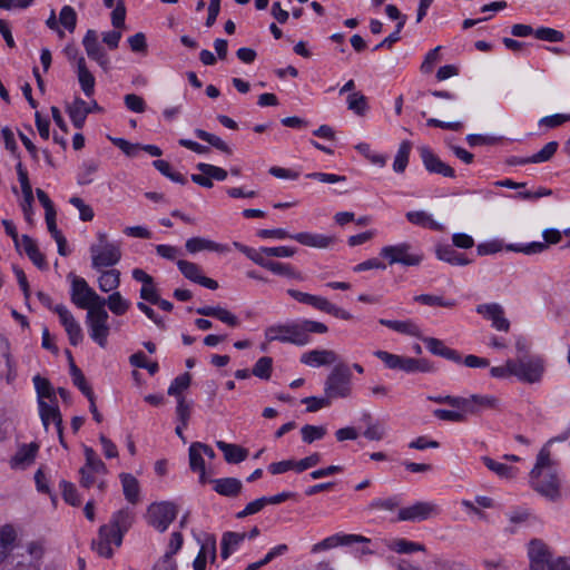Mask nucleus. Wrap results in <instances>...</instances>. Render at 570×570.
I'll use <instances>...</instances> for the list:
<instances>
[{"mask_svg": "<svg viewBox=\"0 0 570 570\" xmlns=\"http://www.w3.org/2000/svg\"><path fill=\"white\" fill-rule=\"evenodd\" d=\"M98 243L90 246L91 265L95 269L111 267L121 258V252L118 245L108 242L105 233L97 234Z\"/></svg>", "mask_w": 570, "mask_h": 570, "instance_id": "nucleus-7", "label": "nucleus"}, {"mask_svg": "<svg viewBox=\"0 0 570 570\" xmlns=\"http://www.w3.org/2000/svg\"><path fill=\"white\" fill-rule=\"evenodd\" d=\"M68 278L71 282L70 299L77 307L89 312L105 305V298L99 296L85 278L73 274H69Z\"/></svg>", "mask_w": 570, "mask_h": 570, "instance_id": "nucleus-6", "label": "nucleus"}, {"mask_svg": "<svg viewBox=\"0 0 570 570\" xmlns=\"http://www.w3.org/2000/svg\"><path fill=\"white\" fill-rule=\"evenodd\" d=\"M347 107L357 116H364L368 110L367 99L361 92H353L347 97Z\"/></svg>", "mask_w": 570, "mask_h": 570, "instance_id": "nucleus-49", "label": "nucleus"}, {"mask_svg": "<svg viewBox=\"0 0 570 570\" xmlns=\"http://www.w3.org/2000/svg\"><path fill=\"white\" fill-rule=\"evenodd\" d=\"M67 112L78 129L82 128L87 116L91 112L89 105L81 98H76L68 107Z\"/></svg>", "mask_w": 570, "mask_h": 570, "instance_id": "nucleus-27", "label": "nucleus"}, {"mask_svg": "<svg viewBox=\"0 0 570 570\" xmlns=\"http://www.w3.org/2000/svg\"><path fill=\"white\" fill-rule=\"evenodd\" d=\"M190 375L189 373H184V374H180L178 375L177 377L174 379V381L170 383L169 387H168V394L169 395H173V396H176L177 400L179 397H184L183 396V392L185 390H187L190 385Z\"/></svg>", "mask_w": 570, "mask_h": 570, "instance_id": "nucleus-50", "label": "nucleus"}, {"mask_svg": "<svg viewBox=\"0 0 570 570\" xmlns=\"http://www.w3.org/2000/svg\"><path fill=\"white\" fill-rule=\"evenodd\" d=\"M528 558L530 570H548L554 560L549 546L541 539H532L528 544Z\"/></svg>", "mask_w": 570, "mask_h": 570, "instance_id": "nucleus-13", "label": "nucleus"}, {"mask_svg": "<svg viewBox=\"0 0 570 570\" xmlns=\"http://www.w3.org/2000/svg\"><path fill=\"white\" fill-rule=\"evenodd\" d=\"M76 73L80 88L86 97L90 98L95 94L96 79L92 72L88 69L86 59H80Z\"/></svg>", "mask_w": 570, "mask_h": 570, "instance_id": "nucleus-28", "label": "nucleus"}, {"mask_svg": "<svg viewBox=\"0 0 570 570\" xmlns=\"http://www.w3.org/2000/svg\"><path fill=\"white\" fill-rule=\"evenodd\" d=\"M176 515V505L170 502L153 503L148 508V522L160 532L167 530Z\"/></svg>", "mask_w": 570, "mask_h": 570, "instance_id": "nucleus-12", "label": "nucleus"}, {"mask_svg": "<svg viewBox=\"0 0 570 570\" xmlns=\"http://www.w3.org/2000/svg\"><path fill=\"white\" fill-rule=\"evenodd\" d=\"M106 305L112 314L121 316L129 309L130 302L119 292H112L107 298H105V306Z\"/></svg>", "mask_w": 570, "mask_h": 570, "instance_id": "nucleus-42", "label": "nucleus"}, {"mask_svg": "<svg viewBox=\"0 0 570 570\" xmlns=\"http://www.w3.org/2000/svg\"><path fill=\"white\" fill-rule=\"evenodd\" d=\"M380 324L389 327L397 333L409 335L416 338H422V330L413 320L395 321L381 318Z\"/></svg>", "mask_w": 570, "mask_h": 570, "instance_id": "nucleus-23", "label": "nucleus"}, {"mask_svg": "<svg viewBox=\"0 0 570 570\" xmlns=\"http://www.w3.org/2000/svg\"><path fill=\"white\" fill-rule=\"evenodd\" d=\"M252 262L272 272L275 275L284 276L298 282L304 281L303 274L288 263L273 261L259 255H252Z\"/></svg>", "mask_w": 570, "mask_h": 570, "instance_id": "nucleus-17", "label": "nucleus"}, {"mask_svg": "<svg viewBox=\"0 0 570 570\" xmlns=\"http://www.w3.org/2000/svg\"><path fill=\"white\" fill-rule=\"evenodd\" d=\"M568 121H570V114H554L540 118L538 121V126L540 128L553 129L562 126Z\"/></svg>", "mask_w": 570, "mask_h": 570, "instance_id": "nucleus-54", "label": "nucleus"}, {"mask_svg": "<svg viewBox=\"0 0 570 570\" xmlns=\"http://www.w3.org/2000/svg\"><path fill=\"white\" fill-rule=\"evenodd\" d=\"M503 249H507V245L501 239H491L476 246V253L480 256L493 255Z\"/></svg>", "mask_w": 570, "mask_h": 570, "instance_id": "nucleus-61", "label": "nucleus"}, {"mask_svg": "<svg viewBox=\"0 0 570 570\" xmlns=\"http://www.w3.org/2000/svg\"><path fill=\"white\" fill-rule=\"evenodd\" d=\"M273 372V358L269 356L259 357L252 367V375L267 381L271 379Z\"/></svg>", "mask_w": 570, "mask_h": 570, "instance_id": "nucleus-46", "label": "nucleus"}, {"mask_svg": "<svg viewBox=\"0 0 570 570\" xmlns=\"http://www.w3.org/2000/svg\"><path fill=\"white\" fill-rule=\"evenodd\" d=\"M475 312L484 320L491 322V326L499 332H509L510 321L505 317L504 308L499 303H484L475 307Z\"/></svg>", "mask_w": 570, "mask_h": 570, "instance_id": "nucleus-15", "label": "nucleus"}, {"mask_svg": "<svg viewBox=\"0 0 570 570\" xmlns=\"http://www.w3.org/2000/svg\"><path fill=\"white\" fill-rule=\"evenodd\" d=\"M436 257L440 261L446 262L453 266H466L472 263L465 254L458 252L451 245H440L435 250Z\"/></svg>", "mask_w": 570, "mask_h": 570, "instance_id": "nucleus-25", "label": "nucleus"}, {"mask_svg": "<svg viewBox=\"0 0 570 570\" xmlns=\"http://www.w3.org/2000/svg\"><path fill=\"white\" fill-rule=\"evenodd\" d=\"M380 256L389 265L400 264L403 266H419L424 258L423 253L407 242L383 246L380 249Z\"/></svg>", "mask_w": 570, "mask_h": 570, "instance_id": "nucleus-5", "label": "nucleus"}, {"mask_svg": "<svg viewBox=\"0 0 570 570\" xmlns=\"http://www.w3.org/2000/svg\"><path fill=\"white\" fill-rule=\"evenodd\" d=\"M210 483L214 484V490L225 497H234L237 495L242 489V483L238 479L235 478H223L210 480Z\"/></svg>", "mask_w": 570, "mask_h": 570, "instance_id": "nucleus-33", "label": "nucleus"}, {"mask_svg": "<svg viewBox=\"0 0 570 570\" xmlns=\"http://www.w3.org/2000/svg\"><path fill=\"white\" fill-rule=\"evenodd\" d=\"M547 249V244L543 242H531L528 244H509L507 250L523 253L525 255H534L543 253Z\"/></svg>", "mask_w": 570, "mask_h": 570, "instance_id": "nucleus-47", "label": "nucleus"}, {"mask_svg": "<svg viewBox=\"0 0 570 570\" xmlns=\"http://www.w3.org/2000/svg\"><path fill=\"white\" fill-rule=\"evenodd\" d=\"M20 247L24 250L31 262L40 269L47 268L45 256L39 250L36 242L28 235L21 237Z\"/></svg>", "mask_w": 570, "mask_h": 570, "instance_id": "nucleus-31", "label": "nucleus"}, {"mask_svg": "<svg viewBox=\"0 0 570 570\" xmlns=\"http://www.w3.org/2000/svg\"><path fill=\"white\" fill-rule=\"evenodd\" d=\"M119 285L120 272L118 269L104 271L98 277V287L104 293L117 292Z\"/></svg>", "mask_w": 570, "mask_h": 570, "instance_id": "nucleus-38", "label": "nucleus"}, {"mask_svg": "<svg viewBox=\"0 0 570 570\" xmlns=\"http://www.w3.org/2000/svg\"><path fill=\"white\" fill-rule=\"evenodd\" d=\"M433 415L442 421L461 423L466 421V414L463 410H444L436 409L433 411Z\"/></svg>", "mask_w": 570, "mask_h": 570, "instance_id": "nucleus-53", "label": "nucleus"}, {"mask_svg": "<svg viewBox=\"0 0 570 570\" xmlns=\"http://www.w3.org/2000/svg\"><path fill=\"white\" fill-rule=\"evenodd\" d=\"M419 151L422 163L429 173L450 178L455 176L454 169L442 161L429 147H420Z\"/></svg>", "mask_w": 570, "mask_h": 570, "instance_id": "nucleus-18", "label": "nucleus"}, {"mask_svg": "<svg viewBox=\"0 0 570 570\" xmlns=\"http://www.w3.org/2000/svg\"><path fill=\"white\" fill-rule=\"evenodd\" d=\"M39 414L42 421V424L46 429H48V425L50 423H53L59 432V435H61V414L59 412V409L55 405H50L46 403L43 400H39ZM62 436H60L61 439Z\"/></svg>", "mask_w": 570, "mask_h": 570, "instance_id": "nucleus-29", "label": "nucleus"}, {"mask_svg": "<svg viewBox=\"0 0 570 570\" xmlns=\"http://www.w3.org/2000/svg\"><path fill=\"white\" fill-rule=\"evenodd\" d=\"M53 312L59 316L61 325L68 335L71 345L77 346L83 340V334L80 324L73 317L72 313L63 304L55 306Z\"/></svg>", "mask_w": 570, "mask_h": 570, "instance_id": "nucleus-16", "label": "nucleus"}, {"mask_svg": "<svg viewBox=\"0 0 570 570\" xmlns=\"http://www.w3.org/2000/svg\"><path fill=\"white\" fill-rule=\"evenodd\" d=\"M200 442H194L189 446V466L191 471L199 474V482L202 484L207 483L209 478L206 472V460L203 452H199Z\"/></svg>", "mask_w": 570, "mask_h": 570, "instance_id": "nucleus-24", "label": "nucleus"}, {"mask_svg": "<svg viewBox=\"0 0 570 570\" xmlns=\"http://www.w3.org/2000/svg\"><path fill=\"white\" fill-rule=\"evenodd\" d=\"M80 473V484L81 487L83 488H90L92 487L95 483H98V488L100 490H104L105 488V482L104 481H98V476L99 475H102L100 472H96L89 468H85L82 466L79 471Z\"/></svg>", "mask_w": 570, "mask_h": 570, "instance_id": "nucleus-56", "label": "nucleus"}, {"mask_svg": "<svg viewBox=\"0 0 570 570\" xmlns=\"http://www.w3.org/2000/svg\"><path fill=\"white\" fill-rule=\"evenodd\" d=\"M195 136L209 145H212L214 148L225 153L230 154L229 146L218 136L210 134L203 129H195L194 131Z\"/></svg>", "mask_w": 570, "mask_h": 570, "instance_id": "nucleus-48", "label": "nucleus"}, {"mask_svg": "<svg viewBox=\"0 0 570 570\" xmlns=\"http://www.w3.org/2000/svg\"><path fill=\"white\" fill-rule=\"evenodd\" d=\"M499 400L489 394H472L468 397H461L459 409L463 410L468 415H478L487 410L497 409Z\"/></svg>", "mask_w": 570, "mask_h": 570, "instance_id": "nucleus-14", "label": "nucleus"}, {"mask_svg": "<svg viewBox=\"0 0 570 570\" xmlns=\"http://www.w3.org/2000/svg\"><path fill=\"white\" fill-rule=\"evenodd\" d=\"M327 430L322 425H311L306 424L302 428V440L303 442L311 444L316 440H321L325 436Z\"/></svg>", "mask_w": 570, "mask_h": 570, "instance_id": "nucleus-51", "label": "nucleus"}, {"mask_svg": "<svg viewBox=\"0 0 570 570\" xmlns=\"http://www.w3.org/2000/svg\"><path fill=\"white\" fill-rule=\"evenodd\" d=\"M246 538L245 532H226L222 539V557L228 558Z\"/></svg>", "mask_w": 570, "mask_h": 570, "instance_id": "nucleus-39", "label": "nucleus"}, {"mask_svg": "<svg viewBox=\"0 0 570 570\" xmlns=\"http://www.w3.org/2000/svg\"><path fill=\"white\" fill-rule=\"evenodd\" d=\"M69 203L78 209L79 218L82 222H91L94 219L95 213L91 206L86 204L80 197L73 196L69 199Z\"/></svg>", "mask_w": 570, "mask_h": 570, "instance_id": "nucleus-63", "label": "nucleus"}, {"mask_svg": "<svg viewBox=\"0 0 570 570\" xmlns=\"http://www.w3.org/2000/svg\"><path fill=\"white\" fill-rule=\"evenodd\" d=\"M216 446L223 452L224 459L228 463H239L247 458V450L224 441H217Z\"/></svg>", "mask_w": 570, "mask_h": 570, "instance_id": "nucleus-32", "label": "nucleus"}, {"mask_svg": "<svg viewBox=\"0 0 570 570\" xmlns=\"http://www.w3.org/2000/svg\"><path fill=\"white\" fill-rule=\"evenodd\" d=\"M328 328L324 323L313 320H296L285 323H275L265 330V342L261 350L267 351L272 342L288 343L297 346H304L311 343L312 334H325Z\"/></svg>", "mask_w": 570, "mask_h": 570, "instance_id": "nucleus-1", "label": "nucleus"}, {"mask_svg": "<svg viewBox=\"0 0 570 570\" xmlns=\"http://www.w3.org/2000/svg\"><path fill=\"white\" fill-rule=\"evenodd\" d=\"M297 253V248L292 246H275V247H261L252 250V255H259L261 257H278L289 258Z\"/></svg>", "mask_w": 570, "mask_h": 570, "instance_id": "nucleus-41", "label": "nucleus"}, {"mask_svg": "<svg viewBox=\"0 0 570 570\" xmlns=\"http://www.w3.org/2000/svg\"><path fill=\"white\" fill-rule=\"evenodd\" d=\"M17 532L10 524L0 528V563L9 556L14 547Z\"/></svg>", "mask_w": 570, "mask_h": 570, "instance_id": "nucleus-34", "label": "nucleus"}, {"mask_svg": "<svg viewBox=\"0 0 570 570\" xmlns=\"http://www.w3.org/2000/svg\"><path fill=\"white\" fill-rule=\"evenodd\" d=\"M399 370L405 373H429L432 371V366L424 358L402 356Z\"/></svg>", "mask_w": 570, "mask_h": 570, "instance_id": "nucleus-37", "label": "nucleus"}, {"mask_svg": "<svg viewBox=\"0 0 570 570\" xmlns=\"http://www.w3.org/2000/svg\"><path fill=\"white\" fill-rule=\"evenodd\" d=\"M324 393L332 402L337 399L352 397V373L346 365H337L331 371L324 383Z\"/></svg>", "mask_w": 570, "mask_h": 570, "instance_id": "nucleus-4", "label": "nucleus"}, {"mask_svg": "<svg viewBox=\"0 0 570 570\" xmlns=\"http://www.w3.org/2000/svg\"><path fill=\"white\" fill-rule=\"evenodd\" d=\"M302 403L306 404L307 412H317L324 407H328L332 404L330 397L324 393V396H307L302 400Z\"/></svg>", "mask_w": 570, "mask_h": 570, "instance_id": "nucleus-62", "label": "nucleus"}, {"mask_svg": "<svg viewBox=\"0 0 570 570\" xmlns=\"http://www.w3.org/2000/svg\"><path fill=\"white\" fill-rule=\"evenodd\" d=\"M39 446L36 443L22 444L16 454L10 459V466L16 470H24L30 466L38 453Z\"/></svg>", "mask_w": 570, "mask_h": 570, "instance_id": "nucleus-22", "label": "nucleus"}, {"mask_svg": "<svg viewBox=\"0 0 570 570\" xmlns=\"http://www.w3.org/2000/svg\"><path fill=\"white\" fill-rule=\"evenodd\" d=\"M544 361L539 355L514 360V376L524 383H538L544 373Z\"/></svg>", "mask_w": 570, "mask_h": 570, "instance_id": "nucleus-9", "label": "nucleus"}, {"mask_svg": "<svg viewBox=\"0 0 570 570\" xmlns=\"http://www.w3.org/2000/svg\"><path fill=\"white\" fill-rule=\"evenodd\" d=\"M59 23L68 31L73 32L77 24V13L70 6H63L59 13Z\"/></svg>", "mask_w": 570, "mask_h": 570, "instance_id": "nucleus-58", "label": "nucleus"}, {"mask_svg": "<svg viewBox=\"0 0 570 570\" xmlns=\"http://www.w3.org/2000/svg\"><path fill=\"white\" fill-rule=\"evenodd\" d=\"M389 549L397 553H413L425 551V547L419 542L410 541L404 538L395 539L389 543Z\"/></svg>", "mask_w": 570, "mask_h": 570, "instance_id": "nucleus-45", "label": "nucleus"}, {"mask_svg": "<svg viewBox=\"0 0 570 570\" xmlns=\"http://www.w3.org/2000/svg\"><path fill=\"white\" fill-rule=\"evenodd\" d=\"M483 464L501 479L512 480L519 474V469L504 462L495 461L489 456L481 458Z\"/></svg>", "mask_w": 570, "mask_h": 570, "instance_id": "nucleus-30", "label": "nucleus"}, {"mask_svg": "<svg viewBox=\"0 0 570 570\" xmlns=\"http://www.w3.org/2000/svg\"><path fill=\"white\" fill-rule=\"evenodd\" d=\"M411 149L412 144L409 140H404L400 144L393 161V170L395 173L401 174L406 169Z\"/></svg>", "mask_w": 570, "mask_h": 570, "instance_id": "nucleus-43", "label": "nucleus"}, {"mask_svg": "<svg viewBox=\"0 0 570 570\" xmlns=\"http://www.w3.org/2000/svg\"><path fill=\"white\" fill-rule=\"evenodd\" d=\"M82 46L89 59L96 61L105 72L109 71L110 58L105 47L99 42V37L96 30H87L82 38Z\"/></svg>", "mask_w": 570, "mask_h": 570, "instance_id": "nucleus-10", "label": "nucleus"}, {"mask_svg": "<svg viewBox=\"0 0 570 570\" xmlns=\"http://www.w3.org/2000/svg\"><path fill=\"white\" fill-rule=\"evenodd\" d=\"M130 364L138 368H145L149 374L154 375L158 372L159 366L157 362H148L146 355L142 352L132 354L129 358Z\"/></svg>", "mask_w": 570, "mask_h": 570, "instance_id": "nucleus-57", "label": "nucleus"}, {"mask_svg": "<svg viewBox=\"0 0 570 570\" xmlns=\"http://www.w3.org/2000/svg\"><path fill=\"white\" fill-rule=\"evenodd\" d=\"M337 358V354L332 350L315 348L304 352L299 361L302 364L309 367H321L334 364Z\"/></svg>", "mask_w": 570, "mask_h": 570, "instance_id": "nucleus-20", "label": "nucleus"}, {"mask_svg": "<svg viewBox=\"0 0 570 570\" xmlns=\"http://www.w3.org/2000/svg\"><path fill=\"white\" fill-rule=\"evenodd\" d=\"M177 266L181 274L189 281L209 289H217L218 283L215 279L203 276L199 266L188 261H178Z\"/></svg>", "mask_w": 570, "mask_h": 570, "instance_id": "nucleus-21", "label": "nucleus"}, {"mask_svg": "<svg viewBox=\"0 0 570 570\" xmlns=\"http://www.w3.org/2000/svg\"><path fill=\"white\" fill-rule=\"evenodd\" d=\"M530 484L537 492L550 500H556L560 494L559 479L547 448H543L538 454L537 463L530 472Z\"/></svg>", "mask_w": 570, "mask_h": 570, "instance_id": "nucleus-3", "label": "nucleus"}, {"mask_svg": "<svg viewBox=\"0 0 570 570\" xmlns=\"http://www.w3.org/2000/svg\"><path fill=\"white\" fill-rule=\"evenodd\" d=\"M406 219L417 226L426 227L433 230H442L443 226L434 220L433 216L424 210H412L405 215Z\"/></svg>", "mask_w": 570, "mask_h": 570, "instance_id": "nucleus-35", "label": "nucleus"}, {"mask_svg": "<svg viewBox=\"0 0 570 570\" xmlns=\"http://www.w3.org/2000/svg\"><path fill=\"white\" fill-rule=\"evenodd\" d=\"M98 160H86L81 164L77 177V181L79 185H89L94 181V176L99 169Z\"/></svg>", "mask_w": 570, "mask_h": 570, "instance_id": "nucleus-44", "label": "nucleus"}, {"mask_svg": "<svg viewBox=\"0 0 570 570\" xmlns=\"http://www.w3.org/2000/svg\"><path fill=\"white\" fill-rule=\"evenodd\" d=\"M287 551L288 547L284 543L272 548L263 559L252 562V570H259L262 567L266 566L275 558L284 556Z\"/></svg>", "mask_w": 570, "mask_h": 570, "instance_id": "nucleus-55", "label": "nucleus"}, {"mask_svg": "<svg viewBox=\"0 0 570 570\" xmlns=\"http://www.w3.org/2000/svg\"><path fill=\"white\" fill-rule=\"evenodd\" d=\"M559 144L557 141H550L546 144L538 153L531 156L533 164H541L550 160L557 153Z\"/></svg>", "mask_w": 570, "mask_h": 570, "instance_id": "nucleus-60", "label": "nucleus"}, {"mask_svg": "<svg viewBox=\"0 0 570 570\" xmlns=\"http://www.w3.org/2000/svg\"><path fill=\"white\" fill-rule=\"evenodd\" d=\"M440 513L436 503L430 501H417L412 505L401 508L397 513L399 521L419 522L428 520Z\"/></svg>", "mask_w": 570, "mask_h": 570, "instance_id": "nucleus-11", "label": "nucleus"}, {"mask_svg": "<svg viewBox=\"0 0 570 570\" xmlns=\"http://www.w3.org/2000/svg\"><path fill=\"white\" fill-rule=\"evenodd\" d=\"M413 299L422 305L440 306V307H445V308H453L458 304L454 298H449V297H444L442 295H433V294L416 295V296H414Z\"/></svg>", "mask_w": 570, "mask_h": 570, "instance_id": "nucleus-40", "label": "nucleus"}, {"mask_svg": "<svg viewBox=\"0 0 570 570\" xmlns=\"http://www.w3.org/2000/svg\"><path fill=\"white\" fill-rule=\"evenodd\" d=\"M109 314L105 305L95 309H89L86 315V325L90 338L97 343L101 348L108 344V336L110 334V326L108 324Z\"/></svg>", "mask_w": 570, "mask_h": 570, "instance_id": "nucleus-8", "label": "nucleus"}, {"mask_svg": "<svg viewBox=\"0 0 570 570\" xmlns=\"http://www.w3.org/2000/svg\"><path fill=\"white\" fill-rule=\"evenodd\" d=\"M185 246L187 252L190 254H196L203 250L217 253H225L228 250L226 245L203 237H191L187 239Z\"/></svg>", "mask_w": 570, "mask_h": 570, "instance_id": "nucleus-26", "label": "nucleus"}, {"mask_svg": "<svg viewBox=\"0 0 570 570\" xmlns=\"http://www.w3.org/2000/svg\"><path fill=\"white\" fill-rule=\"evenodd\" d=\"M85 456H86V464L85 468H89L96 472H100L101 474L106 473V465L105 463L99 459L97 453L91 448H85Z\"/></svg>", "mask_w": 570, "mask_h": 570, "instance_id": "nucleus-64", "label": "nucleus"}, {"mask_svg": "<svg viewBox=\"0 0 570 570\" xmlns=\"http://www.w3.org/2000/svg\"><path fill=\"white\" fill-rule=\"evenodd\" d=\"M291 239L299 243L303 246L317 248V249H326L335 245L336 237L333 235H325L318 233L311 232H299L293 234Z\"/></svg>", "mask_w": 570, "mask_h": 570, "instance_id": "nucleus-19", "label": "nucleus"}, {"mask_svg": "<svg viewBox=\"0 0 570 570\" xmlns=\"http://www.w3.org/2000/svg\"><path fill=\"white\" fill-rule=\"evenodd\" d=\"M154 167L160 171L164 176L178 184H186V178L177 171H174L170 164L163 159H157L153 163Z\"/></svg>", "mask_w": 570, "mask_h": 570, "instance_id": "nucleus-52", "label": "nucleus"}, {"mask_svg": "<svg viewBox=\"0 0 570 570\" xmlns=\"http://www.w3.org/2000/svg\"><path fill=\"white\" fill-rule=\"evenodd\" d=\"M119 478L126 500L132 504L137 503L140 491L138 480L130 473H121Z\"/></svg>", "mask_w": 570, "mask_h": 570, "instance_id": "nucleus-36", "label": "nucleus"}, {"mask_svg": "<svg viewBox=\"0 0 570 570\" xmlns=\"http://www.w3.org/2000/svg\"><path fill=\"white\" fill-rule=\"evenodd\" d=\"M134 515L129 510L122 509L112 514L108 524L100 527L98 540L92 547L97 553L105 558L114 554L111 546L120 547L124 534L129 530Z\"/></svg>", "mask_w": 570, "mask_h": 570, "instance_id": "nucleus-2", "label": "nucleus"}, {"mask_svg": "<svg viewBox=\"0 0 570 570\" xmlns=\"http://www.w3.org/2000/svg\"><path fill=\"white\" fill-rule=\"evenodd\" d=\"M534 37L548 42H561L564 40L563 32L549 27H540L534 30Z\"/></svg>", "mask_w": 570, "mask_h": 570, "instance_id": "nucleus-59", "label": "nucleus"}]
</instances>
